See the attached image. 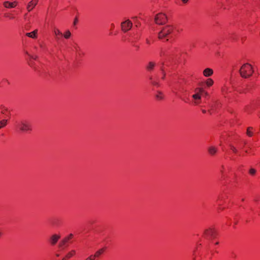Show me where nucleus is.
<instances>
[{
    "instance_id": "f257e3e1",
    "label": "nucleus",
    "mask_w": 260,
    "mask_h": 260,
    "mask_svg": "<svg viewBox=\"0 0 260 260\" xmlns=\"http://www.w3.org/2000/svg\"><path fill=\"white\" fill-rule=\"evenodd\" d=\"M217 230L213 228L206 229L202 235L201 243L198 244L193 251L192 259L201 260V252H205L207 256L211 259L215 253H218L219 241Z\"/></svg>"
},
{
    "instance_id": "c756f323",
    "label": "nucleus",
    "mask_w": 260,
    "mask_h": 260,
    "mask_svg": "<svg viewBox=\"0 0 260 260\" xmlns=\"http://www.w3.org/2000/svg\"><path fill=\"white\" fill-rule=\"evenodd\" d=\"M0 121V129L5 127L7 125L8 118H2Z\"/></svg>"
},
{
    "instance_id": "4c0bfd02",
    "label": "nucleus",
    "mask_w": 260,
    "mask_h": 260,
    "mask_svg": "<svg viewBox=\"0 0 260 260\" xmlns=\"http://www.w3.org/2000/svg\"><path fill=\"white\" fill-rule=\"evenodd\" d=\"M85 260H95L92 254L87 257Z\"/></svg>"
},
{
    "instance_id": "a19ab883",
    "label": "nucleus",
    "mask_w": 260,
    "mask_h": 260,
    "mask_svg": "<svg viewBox=\"0 0 260 260\" xmlns=\"http://www.w3.org/2000/svg\"><path fill=\"white\" fill-rule=\"evenodd\" d=\"M77 21V18H76L75 19V20H74V24H76V22Z\"/></svg>"
},
{
    "instance_id": "c85d7f7f",
    "label": "nucleus",
    "mask_w": 260,
    "mask_h": 260,
    "mask_svg": "<svg viewBox=\"0 0 260 260\" xmlns=\"http://www.w3.org/2000/svg\"><path fill=\"white\" fill-rule=\"evenodd\" d=\"M205 84L208 87H210L213 85L214 81L212 79L209 78L206 80Z\"/></svg>"
},
{
    "instance_id": "1a4fd4ad",
    "label": "nucleus",
    "mask_w": 260,
    "mask_h": 260,
    "mask_svg": "<svg viewBox=\"0 0 260 260\" xmlns=\"http://www.w3.org/2000/svg\"><path fill=\"white\" fill-rule=\"evenodd\" d=\"M168 21L166 15L162 13L157 14L155 17V22L159 25L165 24Z\"/></svg>"
},
{
    "instance_id": "4468645a",
    "label": "nucleus",
    "mask_w": 260,
    "mask_h": 260,
    "mask_svg": "<svg viewBox=\"0 0 260 260\" xmlns=\"http://www.w3.org/2000/svg\"><path fill=\"white\" fill-rule=\"evenodd\" d=\"M18 12L16 10H12L4 14V17L9 20H14L16 19Z\"/></svg>"
},
{
    "instance_id": "2eb2a0df",
    "label": "nucleus",
    "mask_w": 260,
    "mask_h": 260,
    "mask_svg": "<svg viewBox=\"0 0 260 260\" xmlns=\"http://www.w3.org/2000/svg\"><path fill=\"white\" fill-rule=\"evenodd\" d=\"M18 5V2L16 1L10 2L8 1H4L3 3V6L7 9H12L16 7Z\"/></svg>"
},
{
    "instance_id": "2f4dec72",
    "label": "nucleus",
    "mask_w": 260,
    "mask_h": 260,
    "mask_svg": "<svg viewBox=\"0 0 260 260\" xmlns=\"http://www.w3.org/2000/svg\"><path fill=\"white\" fill-rule=\"evenodd\" d=\"M149 79L151 81V83L152 85L156 86V87H158L159 86V83H158V81H157V80H154L152 77H150Z\"/></svg>"
},
{
    "instance_id": "f8f14e48",
    "label": "nucleus",
    "mask_w": 260,
    "mask_h": 260,
    "mask_svg": "<svg viewBox=\"0 0 260 260\" xmlns=\"http://www.w3.org/2000/svg\"><path fill=\"white\" fill-rule=\"evenodd\" d=\"M11 113L8 109L4 106H0V119L2 118L9 119Z\"/></svg>"
},
{
    "instance_id": "6e6552de",
    "label": "nucleus",
    "mask_w": 260,
    "mask_h": 260,
    "mask_svg": "<svg viewBox=\"0 0 260 260\" xmlns=\"http://www.w3.org/2000/svg\"><path fill=\"white\" fill-rule=\"evenodd\" d=\"M16 127L17 131L23 133H26L31 131V124L29 122L25 120L17 122Z\"/></svg>"
},
{
    "instance_id": "c9c22d12",
    "label": "nucleus",
    "mask_w": 260,
    "mask_h": 260,
    "mask_svg": "<svg viewBox=\"0 0 260 260\" xmlns=\"http://www.w3.org/2000/svg\"><path fill=\"white\" fill-rule=\"evenodd\" d=\"M230 38H231V39L233 40H237L238 39V36L235 34H233L232 35V36L230 37Z\"/></svg>"
},
{
    "instance_id": "393cba45",
    "label": "nucleus",
    "mask_w": 260,
    "mask_h": 260,
    "mask_svg": "<svg viewBox=\"0 0 260 260\" xmlns=\"http://www.w3.org/2000/svg\"><path fill=\"white\" fill-rule=\"evenodd\" d=\"M54 33L56 37V39L57 40L61 38L63 36L62 32L57 28H55L54 29Z\"/></svg>"
},
{
    "instance_id": "423d86ee",
    "label": "nucleus",
    "mask_w": 260,
    "mask_h": 260,
    "mask_svg": "<svg viewBox=\"0 0 260 260\" xmlns=\"http://www.w3.org/2000/svg\"><path fill=\"white\" fill-rule=\"evenodd\" d=\"M254 70L253 67L248 63L243 64L239 70V73L243 78H248L253 74Z\"/></svg>"
},
{
    "instance_id": "0eeeda50",
    "label": "nucleus",
    "mask_w": 260,
    "mask_h": 260,
    "mask_svg": "<svg viewBox=\"0 0 260 260\" xmlns=\"http://www.w3.org/2000/svg\"><path fill=\"white\" fill-rule=\"evenodd\" d=\"M195 93L192 97L194 100V103L198 105L201 103V97H207L209 95L208 93L203 87H198L195 89Z\"/></svg>"
},
{
    "instance_id": "dca6fc26",
    "label": "nucleus",
    "mask_w": 260,
    "mask_h": 260,
    "mask_svg": "<svg viewBox=\"0 0 260 260\" xmlns=\"http://www.w3.org/2000/svg\"><path fill=\"white\" fill-rule=\"evenodd\" d=\"M73 49L76 52L77 57L81 58L84 56V52L77 44H75L73 46Z\"/></svg>"
},
{
    "instance_id": "cd10ccee",
    "label": "nucleus",
    "mask_w": 260,
    "mask_h": 260,
    "mask_svg": "<svg viewBox=\"0 0 260 260\" xmlns=\"http://www.w3.org/2000/svg\"><path fill=\"white\" fill-rule=\"evenodd\" d=\"M155 99L157 101H161L164 99V94L160 91H157L155 95Z\"/></svg>"
},
{
    "instance_id": "f03ea898",
    "label": "nucleus",
    "mask_w": 260,
    "mask_h": 260,
    "mask_svg": "<svg viewBox=\"0 0 260 260\" xmlns=\"http://www.w3.org/2000/svg\"><path fill=\"white\" fill-rule=\"evenodd\" d=\"M230 149L233 153L239 156H244L245 154H253L252 149L247 144V141L239 139L229 145Z\"/></svg>"
},
{
    "instance_id": "a211bd4d",
    "label": "nucleus",
    "mask_w": 260,
    "mask_h": 260,
    "mask_svg": "<svg viewBox=\"0 0 260 260\" xmlns=\"http://www.w3.org/2000/svg\"><path fill=\"white\" fill-rule=\"evenodd\" d=\"M106 250V247H103L98 250H97L94 254H92L93 257L94 258L95 260L100 258L105 252Z\"/></svg>"
},
{
    "instance_id": "7ed1b4c3",
    "label": "nucleus",
    "mask_w": 260,
    "mask_h": 260,
    "mask_svg": "<svg viewBox=\"0 0 260 260\" xmlns=\"http://www.w3.org/2000/svg\"><path fill=\"white\" fill-rule=\"evenodd\" d=\"M231 197L230 194L223 191L218 197L216 203L218 205V210L219 209L222 210L224 209L230 207L232 205L231 203Z\"/></svg>"
},
{
    "instance_id": "f704fd0d",
    "label": "nucleus",
    "mask_w": 260,
    "mask_h": 260,
    "mask_svg": "<svg viewBox=\"0 0 260 260\" xmlns=\"http://www.w3.org/2000/svg\"><path fill=\"white\" fill-rule=\"evenodd\" d=\"M252 209L251 207L250 206H247V209H246V213H247L248 214H250V213L252 212Z\"/></svg>"
},
{
    "instance_id": "a878e982",
    "label": "nucleus",
    "mask_w": 260,
    "mask_h": 260,
    "mask_svg": "<svg viewBox=\"0 0 260 260\" xmlns=\"http://www.w3.org/2000/svg\"><path fill=\"white\" fill-rule=\"evenodd\" d=\"M208 151L209 154L211 155H214L216 153L217 149L214 146H210L209 147Z\"/></svg>"
},
{
    "instance_id": "4be33fe9",
    "label": "nucleus",
    "mask_w": 260,
    "mask_h": 260,
    "mask_svg": "<svg viewBox=\"0 0 260 260\" xmlns=\"http://www.w3.org/2000/svg\"><path fill=\"white\" fill-rule=\"evenodd\" d=\"M255 132V129L254 127L252 126H249L247 128L246 130V135L249 137H251L253 136Z\"/></svg>"
},
{
    "instance_id": "5701e85b",
    "label": "nucleus",
    "mask_w": 260,
    "mask_h": 260,
    "mask_svg": "<svg viewBox=\"0 0 260 260\" xmlns=\"http://www.w3.org/2000/svg\"><path fill=\"white\" fill-rule=\"evenodd\" d=\"M76 254V251L75 250H72L69 252L66 256L62 259V260H68Z\"/></svg>"
},
{
    "instance_id": "20e7f679",
    "label": "nucleus",
    "mask_w": 260,
    "mask_h": 260,
    "mask_svg": "<svg viewBox=\"0 0 260 260\" xmlns=\"http://www.w3.org/2000/svg\"><path fill=\"white\" fill-rule=\"evenodd\" d=\"M177 29L173 25H167L164 27L162 29L158 32V38L160 40H169L170 38H172L176 35Z\"/></svg>"
},
{
    "instance_id": "39448f33",
    "label": "nucleus",
    "mask_w": 260,
    "mask_h": 260,
    "mask_svg": "<svg viewBox=\"0 0 260 260\" xmlns=\"http://www.w3.org/2000/svg\"><path fill=\"white\" fill-rule=\"evenodd\" d=\"M220 179L222 180H226L231 176H233V183L236 185L237 184V175L235 173H233L232 168L228 166H222L220 169Z\"/></svg>"
},
{
    "instance_id": "72a5a7b5",
    "label": "nucleus",
    "mask_w": 260,
    "mask_h": 260,
    "mask_svg": "<svg viewBox=\"0 0 260 260\" xmlns=\"http://www.w3.org/2000/svg\"><path fill=\"white\" fill-rule=\"evenodd\" d=\"M71 36V33L70 31V30H67L63 34V37L66 39H69L70 38Z\"/></svg>"
},
{
    "instance_id": "bb28decb",
    "label": "nucleus",
    "mask_w": 260,
    "mask_h": 260,
    "mask_svg": "<svg viewBox=\"0 0 260 260\" xmlns=\"http://www.w3.org/2000/svg\"><path fill=\"white\" fill-rule=\"evenodd\" d=\"M155 66V62H152V61L149 62L146 67V70L148 72L152 71L153 70Z\"/></svg>"
},
{
    "instance_id": "58836bf2",
    "label": "nucleus",
    "mask_w": 260,
    "mask_h": 260,
    "mask_svg": "<svg viewBox=\"0 0 260 260\" xmlns=\"http://www.w3.org/2000/svg\"><path fill=\"white\" fill-rule=\"evenodd\" d=\"M183 4L185 5L188 3L189 0H181Z\"/></svg>"
},
{
    "instance_id": "aec40b11",
    "label": "nucleus",
    "mask_w": 260,
    "mask_h": 260,
    "mask_svg": "<svg viewBox=\"0 0 260 260\" xmlns=\"http://www.w3.org/2000/svg\"><path fill=\"white\" fill-rule=\"evenodd\" d=\"M213 70L211 68H206L203 71V74L204 76L206 77H209L211 76L213 74Z\"/></svg>"
},
{
    "instance_id": "7c9ffc66",
    "label": "nucleus",
    "mask_w": 260,
    "mask_h": 260,
    "mask_svg": "<svg viewBox=\"0 0 260 260\" xmlns=\"http://www.w3.org/2000/svg\"><path fill=\"white\" fill-rule=\"evenodd\" d=\"M256 173V170L254 168H251L248 171V174L251 176H254Z\"/></svg>"
},
{
    "instance_id": "c03bdc74",
    "label": "nucleus",
    "mask_w": 260,
    "mask_h": 260,
    "mask_svg": "<svg viewBox=\"0 0 260 260\" xmlns=\"http://www.w3.org/2000/svg\"><path fill=\"white\" fill-rule=\"evenodd\" d=\"M2 236V233L0 232V237H1Z\"/></svg>"
},
{
    "instance_id": "473e14b6",
    "label": "nucleus",
    "mask_w": 260,
    "mask_h": 260,
    "mask_svg": "<svg viewBox=\"0 0 260 260\" xmlns=\"http://www.w3.org/2000/svg\"><path fill=\"white\" fill-rule=\"evenodd\" d=\"M231 91H229L228 87L226 86H224L222 88V92L224 95L226 94L228 92H230Z\"/></svg>"
},
{
    "instance_id": "6ab92c4d",
    "label": "nucleus",
    "mask_w": 260,
    "mask_h": 260,
    "mask_svg": "<svg viewBox=\"0 0 260 260\" xmlns=\"http://www.w3.org/2000/svg\"><path fill=\"white\" fill-rule=\"evenodd\" d=\"M38 2L39 0H31L30 1L26 7L27 11L29 12L32 11L38 4Z\"/></svg>"
},
{
    "instance_id": "37998d69",
    "label": "nucleus",
    "mask_w": 260,
    "mask_h": 260,
    "mask_svg": "<svg viewBox=\"0 0 260 260\" xmlns=\"http://www.w3.org/2000/svg\"><path fill=\"white\" fill-rule=\"evenodd\" d=\"M248 107H246V110L247 111V112H248V113H250V112L248 111Z\"/></svg>"
},
{
    "instance_id": "b1692460",
    "label": "nucleus",
    "mask_w": 260,
    "mask_h": 260,
    "mask_svg": "<svg viewBox=\"0 0 260 260\" xmlns=\"http://www.w3.org/2000/svg\"><path fill=\"white\" fill-rule=\"evenodd\" d=\"M179 50V49L177 48H175V52H174V51H171L170 52H164L162 51H161L160 52V56H167V55H174L175 53L178 52Z\"/></svg>"
},
{
    "instance_id": "ea45409f",
    "label": "nucleus",
    "mask_w": 260,
    "mask_h": 260,
    "mask_svg": "<svg viewBox=\"0 0 260 260\" xmlns=\"http://www.w3.org/2000/svg\"><path fill=\"white\" fill-rule=\"evenodd\" d=\"M162 77L161 78H162V79H164L165 77L166 76V74H165V72L163 70H162Z\"/></svg>"
},
{
    "instance_id": "ddd939ff",
    "label": "nucleus",
    "mask_w": 260,
    "mask_h": 260,
    "mask_svg": "<svg viewBox=\"0 0 260 260\" xmlns=\"http://www.w3.org/2000/svg\"><path fill=\"white\" fill-rule=\"evenodd\" d=\"M74 236L72 234H69L68 236L64 237L59 243L60 248L67 247L69 243H71V240L73 239Z\"/></svg>"
},
{
    "instance_id": "9b49d317",
    "label": "nucleus",
    "mask_w": 260,
    "mask_h": 260,
    "mask_svg": "<svg viewBox=\"0 0 260 260\" xmlns=\"http://www.w3.org/2000/svg\"><path fill=\"white\" fill-rule=\"evenodd\" d=\"M120 26L121 30L123 32H126L132 28L133 26V23L130 20L127 19L122 22Z\"/></svg>"
},
{
    "instance_id": "412c9836",
    "label": "nucleus",
    "mask_w": 260,
    "mask_h": 260,
    "mask_svg": "<svg viewBox=\"0 0 260 260\" xmlns=\"http://www.w3.org/2000/svg\"><path fill=\"white\" fill-rule=\"evenodd\" d=\"M38 30L36 29L30 32H27L25 35L29 38L36 39L38 38Z\"/></svg>"
},
{
    "instance_id": "79ce46f5",
    "label": "nucleus",
    "mask_w": 260,
    "mask_h": 260,
    "mask_svg": "<svg viewBox=\"0 0 260 260\" xmlns=\"http://www.w3.org/2000/svg\"><path fill=\"white\" fill-rule=\"evenodd\" d=\"M202 112L203 113H206V111L205 110H202Z\"/></svg>"
},
{
    "instance_id": "e433bc0d",
    "label": "nucleus",
    "mask_w": 260,
    "mask_h": 260,
    "mask_svg": "<svg viewBox=\"0 0 260 260\" xmlns=\"http://www.w3.org/2000/svg\"><path fill=\"white\" fill-rule=\"evenodd\" d=\"M115 28V25L114 24H111V27H110V35H113V33L112 32V30Z\"/></svg>"
},
{
    "instance_id": "9d476101",
    "label": "nucleus",
    "mask_w": 260,
    "mask_h": 260,
    "mask_svg": "<svg viewBox=\"0 0 260 260\" xmlns=\"http://www.w3.org/2000/svg\"><path fill=\"white\" fill-rule=\"evenodd\" d=\"M28 64L31 68H33L35 71L40 72L39 67L40 62L38 59L37 56H35V57H30L28 61Z\"/></svg>"
},
{
    "instance_id": "f3484780",
    "label": "nucleus",
    "mask_w": 260,
    "mask_h": 260,
    "mask_svg": "<svg viewBox=\"0 0 260 260\" xmlns=\"http://www.w3.org/2000/svg\"><path fill=\"white\" fill-rule=\"evenodd\" d=\"M60 237V235L59 234H54L50 237L48 240V242L51 246H54L57 243Z\"/></svg>"
}]
</instances>
